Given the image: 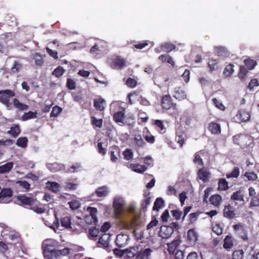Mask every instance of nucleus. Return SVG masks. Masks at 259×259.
<instances>
[{"label": "nucleus", "instance_id": "36", "mask_svg": "<svg viewBox=\"0 0 259 259\" xmlns=\"http://www.w3.org/2000/svg\"><path fill=\"white\" fill-rule=\"evenodd\" d=\"M164 201L161 197L157 198L154 203L153 210L158 211L159 209L162 208L164 205Z\"/></svg>", "mask_w": 259, "mask_h": 259}, {"label": "nucleus", "instance_id": "45", "mask_svg": "<svg viewBox=\"0 0 259 259\" xmlns=\"http://www.w3.org/2000/svg\"><path fill=\"white\" fill-rule=\"evenodd\" d=\"M28 140L26 137H20L16 142V145L22 148H25L27 145Z\"/></svg>", "mask_w": 259, "mask_h": 259}, {"label": "nucleus", "instance_id": "48", "mask_svg": "<svg viewBox=\"0 0 259 259\" xmlns=\"http://www.w3.org/2000/svg\"><path fill=\"white\" fill-rule=\"evenodd\" d=\"M29 208L31 209L38 214L44 213L46 210L45 208L40 207L38 205L35 204V203L33 205L30 206Z\"/></svg>", "mask_w": 259, "mask_h": 259}, {"label": "nucleus", "instance_id": "9", "mask_svg": "<svg viewBox=\"0 0 259 259\" xmlns=\"http://www.w3.org/2000/svg\"><path fill=\"white\" fill-rule=\"evenodd\" d=\"M233 140L235 144L242 147H246L249 145L247 142L249 138L244 134H240L235 135L233 137Z\"/></svg>", "mask_w": 259, "mask_h": 259}, {"label": "nucleus", "instance_id": "28", "mask_svg": "<svg viewBox=\"0 0 259 259\" xmlns=\"http://www.w3.org/2000/svg\"><path fill=\"white\" fill-rule=\"evenodd\" d=\"M125 117L124 110L123 111H120L114 113L113 114V120L117 123L123 122V120Z\"/></svg>", "mask_w": 259, "mask_h": 259}, {"label": "nucleus", "instance_id": "57", "mask_svg": "<svg viewBox=\"0 0 259 259\" xmlns=\"http://www.w3.org/2000/svg\"><path fill=\"white\" fill-rule=\"evenodd\" d=\"M124 158L126 160H130L133 158V153L131 149H126L123 153Z\"/></svg>", "mask_w": 259, "mask_h": 259}, {"label": "nucleus", "instance_id": "27", "mask_svg": "<svg viewBox=\"0 0 259 259\" xmlns=\"http://www.w3.org/2000/svg\"><path fill=\"white\" fill-rule=\"evenodd\" d=\"M12 196V191L10 188L3 189L0 192V201H4L5 198H10Z\"/></svg>", "mask_w": 259, "mask_h": 259}, {"label": "nucleus", "instance_id": "37", "mask_svg": "<svg viewBox=\"0 0 259 259\" xmlns=\"http://www.w3.org/2000/svg\"><path fill=\"white\" fill-rule=\"evenodd\" d=\"M47 188L53 192H57L60 189V185L56 182H48L47 183Z\"/></svg>", "mask_w": 259, "mask_h": 259}, {"label": "nucleus", "instance_id": "19", "mask_svg": "<svg viewBox=\"0 0 259 259\" xmlns=\"http://www.w3.org/2000/svg\"><path fill=\"white\" fill-rule=\"evenodd\" d=\"M128 236L125 235L119 234L116 238V244L119 247L125 246L127 244Z\"/></svg>", "mask_w": 259, "mask_h": 259}, {"label": "nucleus", "instance_id": "40", "mask_svg": "<svg viewBox=\"0 0 259 259\" xmlns=\"http://www.w3.org/2000/svg\"><path fill=\"white\" fill-rule=\"evenodd\" d=\"M154 124L156 125L158 132L160 134H164L165 132L164 125L162 120L156 119L154 121Z\"/></svg>", "mask_w": 259, "mask_h": 259}, {"label": "nucleus", "instance_id": "8", "mask_svg": "<svg viewBox=\"0 0 259 259\" xmlns=\"http://www.w3.org/2000/svg\"><path fill=\"white\" fill-rule=\"evenodd\" d=\"M17 199L20 203L19 204L24 205L26 208L30 207L35 203V200L32 197H29L25 195H20L17 196Z\"/></svg>", "mask_w": 259, "mask_h": 259}, {"label": "nucleus", "instance_id": "25", "mask_svg": "<svg viewBox=\"0 0 259 259\" xmlns=\"http://www.w3.org/2000/svg\"><path fill=\"white\" fill-rule=\"evenodd\" d=\"M176 141L179 144L180 147H182L183 144L185 143V134L182 131H177L176 132Z\"/></svg>", "mask_w": 259, "mask_h": 259}, {"label": "nucleus", "instance_id": "31", "mask_svg": "<svg viewBox=\"0 0 259 259\" xmlns=\"http://www.w3.org/2000/svg\"><path fill=\"white\" fill-rule=\"evenodd\" d=\"M209 201L211 204L218 206L222 202V197L219 194L213 195L209 198Z\"/></svg>", "mask_w": 259, "mask_h": 259}, {"label": "nucleus", "instance_id": "20", "mask_svg": "<svg viewBox=\"0 0 259 259\" xmlns=\"http://www.w3.org/2000/svg\"><path fill=\"white\" fill-rule=\"evenodd\" d=\"M173 232V230L171 228L168 226H164L161 228L159 234L163 238H168Z\"/></svg>", "mask_w": 259, "mask_h": 259}, {"label": "nucleus", "instance_id": "11", "mask_svg": "<svg viewBox=\"0 0 259 259\" xmlns=\"http://www.w3.org/2000/svg\"><path fill=\"white\" fill-rule=\"evenodd\" d=\"M125 66V60L120 56H117L113 59L111 63V67L113 69H121Z\"/></svg>", "mask_w": 259, "mask_h": 259}, {"label": "nucleus", "instance_id": "16", "mask_svg": "<svg viewBox=\"0 0 259 259\" xmlns=\"http://www.w3.org/2000/svg\"><path fill=\"white\" fill-rule=\"evenodd\" d=\"M173 96L177 100H183L186 98L187 95L185 92L181 87H176L174 92Z\"/></svg>", "mask_w": 259, "mask_h": 259}, {"label": "nucleus", "instance_id": "2", "mask_svg": "<svg viewBox=\"0 0 259 259\" xmlns=\"http://www.w3.org/2000/svg\"><path fill=\"white\" fill-rule=\"evenodd\" d=\"M161 105L162 108L166 110L169 115L175 118L179 115L177 104L172 102L170 95H166L162 97Z\"/></svg>", "mask_w": 259, "mask_h": 259}, {"label": "nucleus", "instance_id": "10", "mask_svg": "<svg viewBox=\"0 0 259 259\" xmlns=\"http://www.w3.org/2000/svg\"><path fill=\"white\" fill-rule=\"evenodd\" d=\"M110 193L109 187L106 185L98 187L93 193V195H96L98 197L105 198Z\"/></svg>", "mask_w": 259, "mask_h": 259}, {"label": "nucleus", "instance_id": "23", "mask_svg": "<svg viewBox=\"0 0 259 259\" xmlns=\"http://www.w3.org/2000/svg\"><path fill=\"white\" fill-rule=\"evenodd\" d=\"M13 104L14 107L19 111H24L28 109V106L21 103L19 100L16 98L13 100Z\"/></svg>", "mask_w": 259, "mask_h": 259}, {"label": "nucleus", "instance_id": "53", "mask_svg": "<svg viewBox=\"0 0 259 259\" xmlns=\"http://www.w3.org/2000/svg\"><path fill=\"white\" fill-rule=\"evenodd\" d=\"M76 82L71 79V78H67V83L66 84V87L69 89V90H74L76 88Z\"/></svg>", "mask_w": 259, "mask_h": 259}, {"label": "nucleus", "instance_id": "55", "mask_svg": "<svg viewBox=\"0 0 259 259\" xmlns=\"http://www.w3.org/2000/svg\"><path fill=\"white\" fill-rule=\"evenodd\" d=\"M16 183L19 184V186L28 191L30 189V184L26 181H18Z\"/></svg>", "mask_w": 259, "mask_h": 259}, {"label": "nucleus", "instance_id": "62", "mask_svg": "<svg viewBox=\"0 0 259 259\" xmlns=\"http://www.w3.org/2000/svg\"><path fill=\"white\" fill-rule=\"evenodd\" d=\"M122 226L123 229L126 230H132L135 228V225H134L131 221L123 222Z\"/></svg>", "mask_w": 259, "mask_h": 259}, {"label": "nucleus", "instance_id": "14", "mask_svg": "<svg viewBox=\"0 0 259 259\" xmlns=\"http://www.w3.org/2000/svg\"><path fill=\"white\" fill-rule=\"evenodd\" d=\"M210 175V172L205 167L199 169L197 172L198 178L204 183L208 181Z\"/></svg>", "mask_w": 259, "mask_h": 259}, {"label": "nucleus", "instance_id": "29", "mask_svg": "<svg viewBox=\"0 0 259 259\" xmlns=\"http://www.w3.org/2000/svg\"><path fill=\"white\" fill-rule=\"evenodd\" d=\"M14 163L12 162H9L5 164L0 166V174L9 172L13 168Z\"/></svg>", "mask_w": 259, "mask_h": 259}, {"label": "nucleus", "instance_id": "43", "mask_svg": "<svg viewBox=\"0 0 259 259\" xmlns=\"http://www.w3.org/2000/svg\"><path fill=\"white\" fill-rule=\"evenodd\" d=\"M151 203V197L146 196L145 199L142 200L141 204V210L145 212L147 210V207Z\"/></svg>", "mask_w": 259, "mask_h": 259}, {"label": "nucleus", "instance_id": "5", "mask_svg": "<svg viewBox=\"0 0 259 259\" xmlns=\"http://www.w3.org/2000/svg\"><path fill=\"white\" fill-rule=\"evenodd\" d=\"M56 221L54 225L49 226V227L53 229L56 233H60V231L63 230L65 229V218L60 217V215L58 211L55 212Z\"/></svg>", "mask_w": 259, "mask_h": 259}, {"label": "nucleus", "instance_id": "21", "mask_svg": "<svg viewBox=\"0 0 259 259\" xmlns=\"http://www.w3.org/2000/svg\"><path fill=\"white\" fill-rule=\"evenodd\" d=\"M105 100L101 98H97L94 100V106L97 110H99L100 111H104L105 109Z\"/></svg>", "mask_w": 259, "mask_h": 259}, {"label": "nucleus", "instance_id": "33", "mask_svg": "<svg viewBox=\"0 0 259 259\" xmlns=\"http://www.w3.org/2000/svg\"><path fill=\"white\" fill-rule=\"evenodd\" d=\"M208 67L209 68V71L212 72L216 70L218 68V60L214 59H209L208 63Z\"/></svg>", "mask_w": 259, "mask_h": 259}, {"label": "nucleus", "instance_id": "3", "mask_svg": "<svg viewBox=\"0 0 259 259\" xmlns=\"http://www.w3.org/2000/svg\"><path fill=\"white\" fill-rule=\"evenodd\" d=\"M137 247H131L128 251V256L130 257H135L134 259H150L151 253L153 250L147 248L141 249L140 251H137Z\"/></svg>", "mask_w": 259, "mask_h": 259}, {"label": "nucleus", "instance_id": "44", "mask_svg": "<svg viewBox=\"0 0 259 259\" xmlns=\"http://www.w3.org/2000/svg\"><path fill=\"white\" fill-rule=\"evenodd\" d=\"M161 48L163 51L167 53H169L172 50L176 49V46L171 43H165L161 45Z\"/></svg>", "mask_w": 259, "mask_h": 259}, {"label": "nucleus", "instance_id": "51", "mask_svg": "<svg viewBox=\"0 0 259 259\" xmlns=\"http://www.w3.org/2000/svg\"><path fill=\"white\" fill-rule=\"evenodd\" d=\"M243 254L242 250H235L232 254V259H243Z\"/></svg>", "mask_w": 259, "mask_h": 259}, {"label": "nucleus", "instance_id": "39", "mask_svg": "<svg viewBox=\"0 0 259 259\" xmlns=\"http://www.w3.org/2000/svg\"><path fill=\"white\" fill-rule=\"evenodd\" d=\"M22 64L18 61H15L13 66L11 68V73H16L19 72L22 68Z\"/></svg>", "mask_w": 259, "mask_h": 259}, {"label": "nucleus", "instance_id": "58", "mask_svg": "<svg viewBox=\"0 0 259 259\" xmlns=\"http://www.w3.org/2000/svg\"><path fill=\"white\" fill-rule=\"evenodd\" d=\"M171 213L172 217L177 220H179L183 214V212L180 210L177 209L171 210Z\"/></svg>", "mask_w": 259, "mask_h": 259}, {"label": "nucleus", "instance_id": "54", "mask_svg": "<svg viewBox=\"0 0 259 259\" xmlns=\"http://www.w3.org/2000/svg\"><path fill=\"white\" fill-rule=\"evenodd\" d=\"M244 176L246 177L249 181H255L257 179V175L254 172L246 171Z\"/></svg>", "mask_w": 259, "mask_h": 259}, {"label": "nucleus", "instance_id": "50", "mask_svg": "<svg viewBox=\"0 0 259 259\" xmlns=\"http://www.w3.org/2000/svg\"><path fill=\"white\" fill-rule=\"evenodd\" d=\"M115 151H111L110 152V158L112 162H116L118 160L117 156L119 155L120 152L118 148L115 149Z\"/></svg>", "mask_w": 259, "mask_h": 259}, {"label": "nucleus", "instance_id": "46", "mask_svg": "<svg viewBox=\"0 0 259 259\" xmlns=\"http://www.w3.org/2000/svg\"><path fill=\"white\" fill-rule=\"evenodd\" d=\"M240 174L239 168L238 167H235L233 170L229 174L226 175V177L228 179L231 178H237Z\"/></svg>", "mask_w": 259, "mask_h": 259}, {"label": "nucleus", "instance_id": "60", "mask_svg": "<svg viewBox=\"0 0 259 259\" xmlns=\"http://www.w3.org/2000/svg\"><path fill=\"white\" fill-rule=\"evenodd\" d=\"M88 209H90V213L91 215V217H92L93 222L96 223L97 222V218L96 217V214L97 213V209L96 208L94 207H89Z\"/></svg>", "mask_w": 259, "mask_h": 259}, {"label": "nucleus", "instance_id": "41", "mask_svg": "<svg viewBox=\"0 0 259 259\" xmlns=\"http://www.w3.org/2000/svg\"><path fill=\"white\" fill-rule=\"evenodd\" d=\"M91 123L94 127L101 128L103 125L102 119H97L95 116H91Z\"/></svg>", "mask_w": 259, "mask_h": 259}, {"label": "nucleus", "instance_id": "18", "mask_svg": "<svg viewBox=\"0 0 259 259\" xmlns=\"http://www.w3.org/2000/svg\"><path fill=\"white\" fill-rule=\"evenodd\" d=\"M0 53L5 55L8 53V45L6 37H0Z\"/></svg>", "mask_w": 259, "mask_h": 259}, {"label": "nucleus", "instance_id": "56", "mask_svg": "<svg viewBox=\"0 0 259 259\" xmlns=\"http://www.w3.org/2000/svg\"><path fill=\"white\" fill-rule=\"evenodd\" d=\"M125 84L128 87L134 88L137 85V81L134 78L128 77L126 81Z\"/></svg>", "mask_w": 259, "mask_h": 259}, {"label": "nucleus", "instance_id": "12", "mask_svg": "<svg viewBox=\"0 0 259 259\" xmlns=\"http://www.w3.org/2000/svg\"><path fill=\"white\" fill-rule=\"evenodd\" d=\"M198 234L194 229H190L188 231L187 238L191 245L193 246L196 244L198 240Z\"/></svg>", "mask_w": 259, "mask_h": 259}, {"label": "nucleus", "instance_id": "7", "mask_svg": "<svg viewBox=\"0 0 259 259\" xmlns=\"http://www.w3.org/2000/svg\"><path fill=\"white\" fill-rule=\"evenodd\" d=\"M250 117L249 112L244 109H241L238 111L234 118L236 122L241 123L249 120Z\"/></svg>", "mask_w": 259, "mask_h": 259}, {"label": "nucleus", "instance_id": "42", "mask_svg": "<svg viewBox=\"0 0 259 259\" xmlns=\"http://www.w3.org/2000/svg\"><path fill=\"white\" fill-rule=\"evenodd\" d=\"M233 67L234 65L232 64H230L227 65L223 71L224 75L226 77H229L231 76L234 72Z\"/></svg>", "mask_w": 259, "mask_h": 259}, {"label": "nucleus", "instance_id": "24", "mask_svg": "<svg viewBox=\"0 0 259 259\" xmlns=\"http://www.w3.org/2000/svg\"><path fill=\"white\" fill-rule=\"evenodd\" d=\"M228 185V182L225 179L221 178L218 181V189L219 191H226L229 188Z\"/></svg>", "mask_w": 259, "mask_h": 259}, {"label": "nucleus", "instance_id": "15", "mask_svg": "<svg viewBox=\"0 0 259 259\" xmlns=\"http://www.w3.org/2000/svg\"><path fill=\"white\" fill-rule=\"evenodd\" d=\"M223 214L225 218L232 219L234 218L236 215L235 208L230 204L226 205L223 210Z\"/></svg>", "mask_w": 259, "mask_h": 259}, {"label": "nucleus", "instance_id": "61", "mask_svg": "<svg viewBox=\"0 0 259 259\" xmlns=\"http://www.w3.org/2000/svg\"><path fill=\"white\" fill-rule=\"evenodd\" d=\"M223 228L219 224H214L212 227V231L218 235H220L223 233Z\"/></svg>", "mask_w": 259, "mask_h": 259}, {"label": "nucleus", "instance_id": "1", "mask_svg": "<svg viewBox=\"0 0 259 259\" xmlns=\"http://www.w3.org/2000/svg\"><path fill=\"white\" fill-rule=\"evenodd\" d=\"M56 242L52 239H46L42 243V249L45 259H56L62 254L65 249L56 248Z\"/></svg>", "mask_w": 259, "mask_h": 259}, {"label": "nucleus", "instance_id": "35", "mask_svg": "<svg viewBox=\"0 0 259 259\" xmlns=\"http://www.w3.org/2000/svg\"><path fill=\"white\" fill-rule=\"evenodd\" d=\"M37 113L36 111L32 112V111H28V112H25L22 116L21 119L23 121H26L30 119H33L37 117Z\"/></svg>", "mask_w": 259, "mask_h": 259}, {"label": "nucleus", "instance_id": "32", "mask_svg": "<svg viewBox=\"0 0 259 259\" xmlns=\"http://www.w3.org/2000/svg\"><path fill=\"white\" fill-rule=\"evenodd\" d=\"M231 199L239 201H244L243 191L241 190H239L236 192H234L231 196Z\"/></svg>", "mask_w": 259, "mask_h": 259}, {"label": "nucleus", "instance_id": "22", "mask_svg": "<svg viewBox=\"0 0 259 259\" xmlns=\"http://www.w3.org/2000/svg\"><path fill=\"white\" fill-rule=\"evenodd\" d=\"M136 123L135 118L134 115L130 114L125 116L122 124L124 125H128L131 127L134 126Z\"/></svg>", "mask_w": 259, "mask_h": 259}, {"label": "nucleus", "instance_id": "30", "mask_svg": "<svg viewBox=\"0 0 259 259\" xmlns=\"http://www.w3.org/2000/svg\"><path fill=\"white\" fill-rule=\"evenodd\" d=\"M20 132L21 131L19 125L14 124L11 127L10 130L7 133L12 137L16 138L19 135Z\"/></svg>", "mask_w": 259, "mask_h": 259}, {"label": "nucleus", "instance_id": "34", "mask_svg": "<svg viewBox=\"0 0 259 259\" xmlns=\"http://www.w3.org/2000/svg\"><path fill=\"white\" fill-rule=\"evenodd\" d=\"M180 244V241L178 240H174L171 243L168 244V251L170 254H174Z\"/></svg>", "mask_w": 259, "mask_h": 259}, {"label": "nucleus", "instance_id": "64", "mask_svg": "<svg viewBox=\"0 0 259 259\" xmlns=\"http://www.w3.org/2000/svg\"><path fill=\"white\" fill-rule=\"evenodd\" d=\"M259 206V195L252 197L250 202V207H254Z\"/></svg>", "mask_w": 259, "mask_h": 259}, {"label": "nucleus", "instance_id": "49", "mask_svg": "<svg viewBox=\"0 0 259 259\" xmlns=\"http://www.w3.org/2000/svg\"><path fill=\"white\" fill-rule=\"evenodd\" d=\"M104 237H108V234H104L102 235L99 239L98 243L102 245L103 247L106 248L109 246V242L108 240L104 239Z\"/></svg>", "mask_w": 259, "mask_h": 259}, {"label": "nucleus", "instance_id": "59", "mask_svg": "<svg viewBox=\"0 0 259 259\" xmlns=\"http://www.w3.org/2000/svg\"><path fill=\"white\" fill-rule=\"evenodd\" d=\"M149 45V41L148 40H144L143 41H141L138 42L137 44L134 45L135 48L138 50H141L146 47L148 46Z\"/></svg>", "mask_w": 259, "mask_h": 259}, {"label": "nucleus", "instance_id": "52", "mask_svg": "<svg viewBox=\"0 0 259 259\" xmlns=\"http://www.w3.org/2000/svg\"><path fill=\"white\" fill-rule=\"evenodd\" d=\"M134 142L138 147H142L145 144V142L140 135H138L134 138Z\"/></svg>", "mask_w": 259, "mask_h": 259}, {"label": "nucleus", "instance_id": "13", "mask_svg": "<svg viewBox=\"0 0 259 259\" xmlns=\"http://www.w3.org/2000/svg\"><path fill=\"white\" fill-rule=\"evenodd\" d=\"M234 238L232 235H227L224 239L223 248L227 251H230L234 246Z\"/></svg>", "mask_w": 259, "mask_h": 259}, {"label": "nucleus", "instance_id": "47", "mask_svg": "<svg viewBox=\"0 0 259 259\" xmlns=\"http://www.w3.org/2000/svg\"><path fill=\"white\" fill-rule=\"evenodd\" d=\"M244 64L248 70H251L256 66V62L254 60L248 59L244 60Z\"/></svg>", "mask_w": 259, "mask_h": 259}, {"label": "nucleus", "instance_id": "26", "mask_svg": "<svg viewBox=\"0 0 259 259\" xmlns=\"http://www.w3.org/2000/svg\"><path fill=\"white\" fill-rule=\"evenodd\" d=\"M130 166L133 171L140 174L144 172L147 169L145 165H141L139 163L131 164Z\"/></svg>", "mask_w": 259, "mask_h": 259}, {"label": "nucleus", "instance_id": "63", "mask_svg": "<svg viewBox=\"0 0 259 259\" xmlns=\"http://www.w3.org/2000/svg\"><path fill=\"white\" fill-rule=\"evenodd\" d=\"M239 237L242 239L244 241H248V238L247 235V231L244 229L242 230V231H240L238 234H237Z\"/></svg>", "mask_w": 259, "mask_h": 259}, {"label": "nucleus", "instance_id": "4", "mask_svg": "<svg viewBox=\"0 0 259 259\" xmlns=\"http://www.w3.org/2000/svg\"><path fill=\"white\" fill-rule=\"evenodd\" d=\"M15 93L14 91L7 89L0 91V102L6 107H9L11 105L10 98L14 97Z\"/></svg>", "mask_w": 259, "mask_h": 259}, {"label": "nucleus", "instance_id": "17", "mask_svg": "<svg viewBox=\"0 0 259 259\" xmlns=\"http://www.w3.org/2000/svg\"><path fill=\"white\" fill-rule=\"evenodd\" d=\"M208 130L212 134L218 135L221 132V125L215 122H211L208 125Z\"/></svg>", "mask_w": 259, "mask_h": 259}, {"label": "nucleus", "instance_id": "38", "mask_svg": "<svg viewBox=\"0 0 259 259\" xmlns=\"http://www.w3.org/2000/svg\"><path fill=\"white\" fill-rule=\"evenodd\" d=\"M37 66H41L44 64L42 56L39 53H36L33 55V58Z\"/></svg>", "mask_w": 259, "mask_h": 259}, {"label": "nucleus", "instance_id": "6", "mask_svg": "<svg viewBox=\"0 0 259 259\" xmlns=\"http://www.w3.org/2000/svg\"><path fill=\"white\" fill-rule=\"evenodd\" d=\"M124 201L122 198L116 197L113 202L114 213L116 218H119L123 212Z\"/></svg>", "mask_w": 259, "mask_h": 259}]
</instances>
